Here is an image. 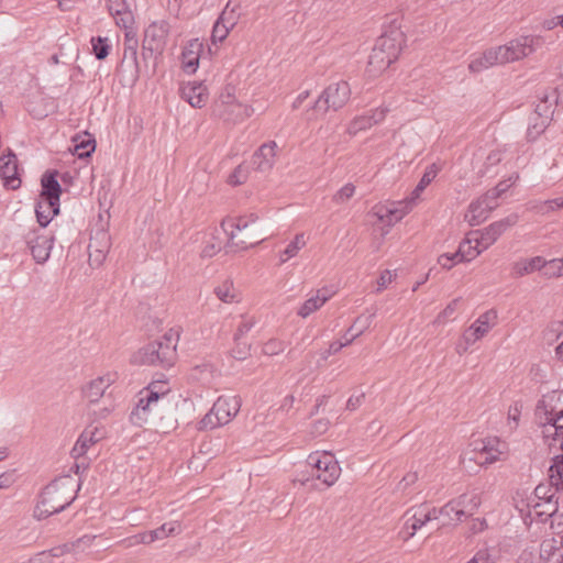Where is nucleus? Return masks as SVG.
I'll return each mask as SVG.
<instances>
[{"mask_svg": "<svg viewBox=\"0 0 563 563\" xmlns=\"http://www.w3.org/2000/svg\"><path fill=\"white\" fill-rule=\"evenodd\" d=\"M406 41L401 19L393 18L385 22L369 55L368 65L375 70H386L398 59Z\"/></svg>", "mask_w": 563, "mask_h": 563, "instance_id": "f257e3e1", "label": "nucleus"}, {"mask_svg": "<svg viewBox=\"0 0 563 563\" xmlns=\"http://www.w3.org/2000/svg\"><path fill=\"white\" fill-rule=\"evenodd\" d=\"M539 40L532 36H521L510 41L507 45L489 48L475 56L471 60L468 69L484 70L492 67H503L532 54Z\"/></svg>", "mask_w": 563, "mask_h": 563, "instance_id": "f03ea898", "label": "nucleus"}, {"mask_svg": "<svg viewBox=\"0 0 563 563\" xmlns=\"http://www.w3.org/2000/svg\"><path fill=\"white\" fill-rule=\"evenodd\" d=\"M76 492V483L71 476L54 479L44 488L41 500L34 508V518L43 520L63 511L75 500Z\"/></svg>", "mask_w": 563, "mask_h": 563, "instance_id": "7ed1b4c3", "label": "nucleus"}, {"mask_svg": "<svg viewBox=\"0 0 563 563\" xmlns=\"http://www.w3.org/2000/svg\"><path fill=\"white\" fill-rule=\"evenodd\" d=\"M179 333L173 329L166 332L159 340L148 343L140 349L135 355V362L144 365H161L169 367L177 358V343Z\"/></svg>", "mask_w": 563, "mask_h": 563, "instance_id": "20e7f679", "label": "nucleus"}, {"mask_svg": "<svg viewBox=\"0 0 563 563\" xmlns=\"http://www.w3.org/2000/svg\"><path fill=\"white\" fill-rule=\"evenodd\" d=\"M241 400L238 396H222L200 421V429H214L229 423L239 412Z\"/></svg>", "mask_w": 563, "mask_h": 563, "instance_id": "39448f33", "label": "nucleus"}, {"mask_svg": "<svg viewBox=\"0 0 563 563\" xmlns=\"http://www.w3.org/2000/svg\"><path fill=\"white\" fill-rule=\"evenodd\" d=\"M213 112L227 122L236 123L249 118L251 109L236 101L234 87H225L214 103Z\"/></svg>", "mask_w": 563, "mask_h": 563, "instance_id": "423d86ee", "label": "nucleus"}, {"mask_svg": "<svg viewBox=\"0 0 563 563\" xmlns=\"http://www.w3.org/2000/svg\"><path fill=\"white\" fill-rule=\"evenodd\" d=\"M307 466L312 475L325 484L332 486L341 475V467L334 455L329 452H314L307 459Z\"/></svg>", "mask_w": 563, "mask_h": 563, "instance_id": "0eeeda50", "label": "nucleus"}, {"mask_svg": "<svg viewBox=\"0 0 563 563\" xmlns=\"http://www.w3.org/2000/svg\"><path fill=\"white\" fill-rule=\"evenodd\" d=\"M519 216L511 213L506 218L490 223L483 230H475L470 232L471 236L474 238L476 247H479L482 252L492 246L508 229L517 224Z\"/></svg>", "mask_w": 563, "mask_h": 563, "instance_id": "6e6552de", "label": "nucleus"}, {"mask_svg": "<svg viewBox=\"0 0 563 563\" xmlns=\"http://www.w3.org/2000/svg\"><path fill=\"white\" fill-rule=\"evenodd\" d=\"M541 269H544L547 276H560L563 264L558 260L547 262L542 256L521 258L512 264L511 274L515 277H522Z\"/></svg>", "mask_w": 563, "mask_h": 563, "instance_id": "1a4fd4ad", "label": "nucleus"}, {"mask_svg": "<svg viewBox=\"0 0 563 563\" xmlns=\"http://www.w3.org/2000/svg\"><path fill=\"white\" fill-rule=\"evenodd\" d=\"M165 393H158L151 385L139 394V400L130 415L133 424L142 426L148 419L150 413L157 407L161 397Z\"/></svg>", "mask_w": 563, "mask_h": 563, "instance_id": "9d476101", "label": "nucleus"}, {"mask_svg": "<svg viewBox=\"0 0 563 563\" xmlns=\"http://www.w3.org/2000/svg\"><path fill=\"white\" fill-rule=\"evenodd\" d=\"M25 242L37 264H44L51 255L54 236L46 234L43 229H33L25 235Z\"/></svg>", "mask_w": 563, "mask_h": 563, "instance_id": "9b49d317", "label": "nucleus"}, {"mask_svg": "<svg viewBox=\"0 0 563 563\" xmlns=\"http://www.w3.org/2000/svg\"><path fill=\"white\" fill-rule=\"evenodd\" d=\"M475 450L485 455L483 465H490L498 461H505L509 453L507 442L496 437H488L483 439L475 448Z\"/></svg>", "mask_w": 563, "mask_h": 563, "instance_id": "f8f14e48", "label": "nucleus"}, {"mask_svg": "<svg viewBox=\"0 0 563 563\" xmlns=\"http://www.w3.org/2000/svg\"><path fill=\"white\" fill-rule=\"evenodd\" d=\"M497 323V311L494 309L482 313L464 332L463 340L467 344H474L484 338Z\"/></svg>", "mask_w": 563, "mask_h": 563, "instance_id": "ddd939ff", "label": "nucleus"}, {"mask_svg": "<svg viewBox=\"0 0 563 563\" xmlns=\"http://www.w3.org/2000/svg\"><path fill=\"white\" fill-rule=\"evenodd\" d=\"M168 33L169 24L166 21L151 23L145 30L144 48L162 54L167 43Z\"/></svg>", "mask_w": 563, "mask_h": 563, "instance_id": "4468645a", "label": "nucleus"}, {"mask_svg": "<svg viewBox=\"0 0 563 563\" xmlns=\"http://www.w3.org/2000/svg\"><path fill=\"white\" fill-rule=\"evenodd\" d=\"M350 96V85L346 81H339L327 87L317 104L319 106L321 101H324L328 108L339 110L349 101Z\"/></svg>", "mask_w": 563, "mask_h": 563, "instance_id": "2eb2a0df", "label": "nucleus"}, {"mask_svg": "<svg viewBox=\"0 0 563 563\" xmlns=\"http://www.w3.org/2000/svg\"><path fill=\"white\" fill-rule=\"evenodd\" d=\"M375 316L376 309H366L364 313H362L354 320L353 324L347 329V333L352 332L358 323L361 324L360 330L356 333L352 334L351 338H346V334H344L343 341L332 342L329 346L328 354H336L343 347L351 344L356 338L362 335L369 328Z\"/></svg>", "mask_w": 563, "mask_h": 563, "instance_id": "dca6fc26", "label": "nucleus"}, {"mask_svg": "<svg viewBox=\"0 0 563 563\" xmlns=\"http://www.w3.org/2000/svg\"><path fill=\"white\" fill-rule=\"evenodd\" d=\"M552 96L549 93H544L541 97V101L536 107L534 111V122L528 128L527 135L530 140H536L548 126L552 111L550 109L551 103L550 100Z\"/></svg>", "mask_w": 563, "mask_h": 563, "instance_id": "f3484780", "label": "nucleus"}, {"mask_svg": "<svg viewBox=\"0 0 563 563\" xmlns=\"http://www.w3.org/2000/svg\"><path fill=\"white\" fill-rule=\"evenodd\" d=\"M415 206L406 198L401 201H393L387 203H379L373 207L372 213L376 218L389 216V227L399 222L406 214H408Z\"/></svg>", "mask_w": 563, "mask_h": 563, "instance_id": "a211bd4d", "label": "nucleus"}, {"mask_svg": "<svg viewBox=\"0 0 563 563\" xmlns=\"http://www.w3.org/2000/svg\"><path fill=\"white\" fill-rule=\"evenodd\" d=\"M434 511H431V509L426 510L422 506L408 509L404 518H406V528H410L411 531L406 534L402 532V540L408 541L412 538L416 531L421 529L427 522L434 520Z\"/></svg>", "mask_w": 563, "mask_h": 563, "instance_id": "6ab92c4d", "label": "nucleus"}, {"mask_svg": "<svg viewBox=\"0 0 563 563\" xmlns=\"http://www.w3.org/2000/svg\"><path fill=\"white\" fill-rule=\"evenodd\" d=\"M180 95L194 108L203 107L208 100L207 87L202 81L183 82Z\"/></svg>", "mask_w": 563, "mask_h": 563, "instance_id": "aec40b11", "label": "nucleus"}, {"mask_svg": "<svg viewBox=\"0 0 563 563\" xmlns=\"http://www.w3.org/2000/svg\"><path fill=\"white\" fill-rule=\"evenodd\" d=\"M115 382V375L107 373L99 376L87 384L84 389L86 399L91 402H98L104 395L106 390Z\"/></svg>", "mask_w": 563, "mask_h": 563, "instance_id": "412c9836", "label": "nucleus"}, {"mask_svg": "<svg viewBox=\"0 0 563 563\" xmlns=\"http://www.w3.org/2000/svg\"><path fill=\"white\" fill-rule=\"evenodd\" d=\"M563 412V390H552L542 396L536 408L537 416H549Z\"/></svg>", "mask_w": 563, "mask_h": 563, "instance_id": "4be33fe9", "label": "nucleus"}, {"mask_svg": "<svg viewBox=\"0 0 563 563\" xmlns=\"http://www.w3.org/2000/svg\"><path fill=\"white\" fill-rule=\"evenodd\" d=\"M0 175L3 179L4 186L10 189H18L21 180L18 177V159L14 154L0 157Z\"/></svg>", "mask_w": 563, "mask_h": 563, "instance_id": "5701e85b", "label": "nucleus"}, {"mask_svg": "<svg viewBox=\"0 0 563 563\" xmlns=\"http://www.w3.org/2000/svg\"><path fill=\"white\" fill-rule=\"evenodd\" d=\"M108 9L118 26L124 30L132 29L134 16L126 0H108Z\"/></svg>", "mask_w": 563, "mask_h": 563, "instance_id": "b1692460", "label": "nucleus"}, {"mask_svg": "<svg viewBox=\"0 0 563 563\" xmlns=\"http://www.w3.org/2000/svg\"><path fill=\"white\" fill-rule=\"evenodd\" d=\"M528 518L531 521L544 522L556 515L559 510L558 500L531 501L529 504Z\"/></svg>", "mask_w": 563, "mask_h": 563, "instance_id": "393cba45", "label": "nucleus"}, {"mask_svg": "<svg viewBox=\"0 0 563 563\" xmlns=\"http://www.w3.org/2000/svg\"><path fill=\"white\" fill-rule=\"evenodd\" d=\"M276 142L272 141L263 144L253 155V165L260 172L269 170L274 163L276 156Z\"/></svg>", "mask_w": 563, "mask_h": 563, "instance_id": "a878e982", "label": "nucleus"}, {"mask_svg": "<svg viewBox=\"0 0 563 563\" xmlns=\"http://www.w3.org/2000/svg\"><path fill=\"white\" fill-rule=\"evenodd\" d=\"M38 229L46 228L52 219L59 212V201L40 197L35 207Z\"/></svg>", "mask_w": 563, "mask_h": 563, "instance_id": "bb28decb", "label": "nucleus"}, {"mask_svg": "<svg viewBox=\"0 0 563 563\" xmlns=\"http://www.w3.org/2000/svg\"><path fill=\"white\" fill-rule=\"evenodd\" d=\"M487 198L488 196L484 194L468 206L467 212L465 213V221H467L470 225H479L488 218L489 212L493 211L492 206H484Z\"/></svg>", "mask_w": 563, "mask_h": 563, "instance_id": "cd10ccee", "label": "nucleus"}, {"mask_svg": "<svg viewBox=\"0 0 563 563\" xmlns=\"http://www.w3.org/2000/svg\"><path fill=\"white\" fill-rule=\"evenodd\" d=\"M258 217L254 213L241 216L238 218H228L221 222V228L227 233L230 241H234L236 233L246 230L250 224L255 223Z\"/></svg>", "mask_w": 563, "mask_h": 563, "instance_id": "c85d7f7f", "label": "nucleus"}, {"mask_svg": "<svg viewBox=\"0 0 563 563\" xmlns=\"http://www.w3.org/2000/svg\"><path fill=\"white\" fill-rule=\"evenodd\" d=\"M125 41L121 66L125 70L136 69L137 65V40L132 29L125 30Z\"/></svg>", "mask_w": 563, "mask_h": 563, "instance_id": "c756f323", "label": "nucleus"}, {"mask_svg": "<svg viewBox=\"0 0 563 563\" xmlns=\"http://www.w3.org/2000/svg\"><path fill=\"white\" fill-rule=\"evenodd\" d=\"M92 446L91 438H88V430H85L77 439L74 448L70 451L71 457L76 461L74 464L75 473L78 474L80 468L86 470L88 464L84 459L88 450Z\"/></svg>", "mask_w": 563, "mask_h": 563, "instance_id": "7c9ffc66", "label": "nucleus"}, {"mask_svg": "<svg viewBox=\"0 0 563 563\" xmlns=\"http://www.w3.org/2000/svg\"><path fill=\"white\" fill-rule=\"evenodd\" d=\"M332 294L325 289H319L317 292L308 298L301 307L298 309V316L301 318H308L311 313L319 310L330 298Z\"/></svg>", "mask_w": 563, "mask_h": 563, "instance_id": "2f4dec72", "label": "nucleus"}, {"mask_svg": "<svg viewBox=\"0 0 563 563\" xmlns=\"http://www.w3.org/2000/svg\"><path fill=\"white\" fill-rule=\"evenodd\" d=\"M203 53V43L199 38H192L184 47L181 53V62L185 67L196 68L199 65V59Z\"/></svg>", "mask_w": 563, "mask_h": 563, "instance_id": "473e14b6", "label": "nucleus"}, {"mask_svg": "<svg viewBox=\"0 0 563 563\" xmlns=\"http://www.w3.org/2000/svg\"><path fill=\"white\" fill-rule=\"evenodd\" d=\"M57 173H47L44 174L41 180L42 184V192L40 197L53 199L55 201H59V197L62 194L60 185L56 178Z\"/></svg>", "mask_w": 563, "mask_h": 563, "instance_id": "72a5a7b5", "label": "nucleus"}, {"mask_svg": "<svg viewBox=\"0 0 563 563\" xmlns=\"http://www.w3.org/2000/svg\"><path fill=\"white\" fill-rule=\"evenodd\" d=\"M481 504V494L476 492H471L462 494L459 497L454 498L453 506H459V508L463 510V517H465L467 514H474L479 508Z\"/></svg>", "mask_w": 563, "mask_h": 563, "instance_id": "f704fd0d", "label": "nucleus"}, {"mask_svg": "<svg viewBox=\"0 0 563 563\" xmlns=\"http://www.w3.org/2000/svg\"><path fill=\"white\" fill-rule=\"evenodd\" d=\"M75 150L74 153L79 158L89 157L96 150V140L91 134L85 132L82 135H76L74 137Z\"/></svg>", "mask_w": 563, "mask_h": 563, "instance_id": "c9c22d12", "label": "nucleus"}, {"mask_svg": "<svg viewBox=\"0 0 563 563\" xmlns=\"http://www.w3.org/2000/svg\"><path fill=\"white\" fill-rule=\"evenodd\" d=\"M482 253L479 247H476L474 238L468 233L464 241L459 245V250L454 253L455 257H459L460 262H470Z\"/></svg>", "mask_w": 563, "mask_h": 563, "instance_id": "e433bc0d", "label": "nucleus"}, {"mask_svg": "<svg viewBox=\"0 0 563 563\" xmlns=\"http://www.w3.org/2000/svg\"><path fill=\"white\" fill-rule=\"evenodd\" d=\"M529 209L541 216H549L563 209V196L549 200L532 201Z\"/></svg>", "mask_w": 563, "mask_h": 563, "instance_id": "4c0bfd02", "label": "nucleus"}, {"mask_svg": "<svg viewBox=\"0 0 563 563\" xmlns=\"http://www.w3.org/2000/svg\"><path fill=\"white\" fill-rule=\"evenodd\" d=\"M213 292L217 298L224 303L238 302L240 300L239 290L234 287L232 280L229 279H225L220 285H218Z\"/></svg>", "mask_w": 563, "mask_h": 563, "instance_id": "58836bf2", "label": "nucleus"}, {"mask_svg": "<svg viewBox=\"0 0 563 563\" xmlns=\"http://www.w3.org/2000/svg\"><path fill=\"white\" fill-rule=\"evenodd\" d=\"M307 244V239L303 233H298L295 235L294 240H291L286 249L279 254V263L284 264L290 258L297 256L299 251L303 249Z\"/></svg>", "mask_w": 563, "mask_h": 563, "instance_id": "ea45409f", "label": "nucleus"}, {"mask_svg": "<svg viewBox=\"0 0 563 563\" xmlns=\"http://www.w3.org/2000/svg\"><path fill=\"white\" fill-rule=\"evenodd\" d=\"M180 532V525L176 521L174 522H167L162 525L159 528L147 531V540L148 543H153L158 540H163L169 536L178 534Z\"/></svg>", "mask_w": 563, "mask_h": 563, "instance_id": "a19ab883", "label": "nucleus"}, {"mask_svg": "<svg viewBox=\"0 0 563 563\" xmlns=\"http://www.w3.org/2000/svg\"><path fill=\"white\" fill-rule=\"evenodd\" d=\"M454 499L446 503L441 508H431V511L435 512L434 520L439 519L441 516L446 517L449 521L461 522L463 520V510L459 508V506L454 505Z\"/></svg>", "mask_w": 563, "mask_h": 563, "instance_id": "79ce46f5", "label": "nucleus"}, {"mask_svg": "<svg viewBox=\"0 0 563 563\" xmlns=\"http://www.w3.org/2000/svg\"><path fill=\"white\" fill-rule=\"evenodd\" d=\"M555 481L550 478V483H541L534 488V497L531 501L558 500L555 497L560 486H555Z\"/></svg>", "mask_w": 563, "mask_h": 563, "instance_id": "37998d69", "label": "nucleus"}, {"mask_svg": "<svg viewBox=\"0 0 563 563\" xmlns=\"http://www.w3.org/2000/svg\"><path fill=\"white\" fill-rule=\"evenodd\" d=\"M162 54L146 49L143 47L141 57L137 56V65L135 70H155L158 67V58Z\"/></svg>", "mask_w": 563, "mask_h": 563, "instance_id": "c03bdc74", "label": "nucleus"}, {"mask_svg": "<svg viewBox=\"0 0 563 563\" xmlns=\"http://www.w3.org/2000/svg\"><path fill=\"white\" fill-rule=\"evenodd\" d=\"M539 422L544 427L545 437H550L551 432H558V430L563 429V412L562 413H553L549 416H537Z\"/></svg>", "mask_w": 563, "mask_h": 563, "instance_id": "a18cd8bd", "label": "nucleus"}, {"mask_svg": "<svg viewBox=\"0 0 563 563\" xmlns=\"http://www.w3.org/2000/svg\"><path fill=\"white\" fill-rule=\"evenodd\" d=\"M90 253L92 251L98 253V260L104 257L109 249V236L106 232H98L96 236L91 238L89 243Z\"/></svg>", "mask_w": 563, "mask_h": 563, "instance_id": "49530a36", "label": "nucleus"}, {"mask_svg": "<svg viewBox=\"0 0 563 563\" xmlns=\"http://www.w3.org/2000/svg\"><path fill=\"white\" fill-rule=\"evenodd\" d=\"M435 175L437 172L432 167L424 172L420 181L412 190L410 197L407 198L413 206H416L417 199L420 197L421 192L426 189V187L434 179Z\"/></svg>", "mask_w": 563, "mask_h": 563, "instance_id": "de8ad7c7", "label": "nucleus"}, {"mask_svg": "<svg viewBox=\"0 0 563 563\" xmlns=\"http://www.w3.org/2000/svg\"><path fill=\"white\" fill-rule=\"evenodd\" d=\"M541 556L552 561V563H561L560 559L563 558V554L562 550L555 547L554 540H545L541 544Z\"/></svg>", "mask_w": 563, "mask_h": 563, "instance_id": "09e8293b", "label": "nucleus"}, {"mask_svg": "<svg viewBox=\"0 0 563 563\" xmlns=\"http://www.w3.org/2000/svg\"><path fill=\"white\" fill-rule=\"evenodd\" d=\"M238 9V4L232 5V1H229L218 20L233 29L240 18Z\"/></svg>", "mask_w": 563, "mask_h": 563, "instance_id": "8fccbe9b", "label": "nucleus"}, {"mask_svg": "<svg viewBox=\"0 0 563 563\" xmlns=\"http://www.w3.org/2000/svg\"><path fill=\"white\" fill-rule=\"evenodd\" d=\"M373 126V123L371 121V118L367 114H362L358 117H355L350 124L347 125L346 132L354 136L361 131H365Z\"/></svg>", "mask_w": 563, "mask_h": 563, "instance_id": "3c124183", "label": "nucleus"}, {"mask_svg": "<svg viewBox=\"0 0 563 563\" xmlns=\"http://www.w3.org/2000/svg\"><path fill=\"white\" fill-rule=\"evenodd\" d=\"M96 539H97V536L85 534V536L78 538L76 541L65 544L64 551H66V552L85 551L87 548H90L92 545V543Z\"/></svg>", "mask_w": 563, "mask_h": 563, "instance_id": "603ef678", "label": "nucleus"}, {"mask_svg": "<svg viewBox=\"0 0 563 563\" xmlns=\"http://www.w3.org/2000/svg\"><path fill=\"white\" fill-rule=\"evenodd\" d=\"M92 51L97 59H103L109 54L108 38L92 37L91 38Z\"/></svg>", "mask_w": 563, "mask_h": 563, "instance_id": "864d4df0", "label": "nucleus"}, {"mask_svg": "<svg viewBox=\"0 0 563 563\" xmlns=\"http://www.w3.org/2000/svg\"><path fill=\"white\" fill-rule=\"evenodd\" d=\"M519 178L518 175H514L509 177L508 180H503L497 186L486 192V195L493 198H499L504 192H506Z\"/></svg>", "mask_w": 563, "mask_h": 563, "instance_id": "5fc2aeb1", "label": "nucleus"}, {"mask_svg": "<svg viewBox=\"0 0 563 563\" xmlns=\"http://www.w3.org/2000/svg\"><path fill=\"white\" fill-rule=\"evenodd\" d=\"M231 27L220 22L216 21L212 32H211V41L213 44L220 43L227 38Z\"/></svg>", "mask_w": 563, "mask_h": 563, "instance_id": "6e6d98bb", "label": "nucleus"}, {"mask_svg": "<svg viewBox=\"0 0 563 563\" xmlns=\"http://www.w3.org/2000/svg\"><path fill=\"white\" fill-rule=\"evenodd\" d=\"M285 347L286 344L284 341L278 339H271L266 343H264L262 351L265 355L273 356L282 353L285 350Z\"/></svg>", "mask_w": 563, "mask_h": 563, "instance_id": "4d7b16f0", "label": "nucleus"}, {"mask_svg": "<svg viewBox=\"0 0 563 563\" xmlns=\"http://www.w3.org/2000/svg\"><path fill=\"white\" fill-rule=\"evenodd\" d=\"M459 301L460 298H455L450 303H448L446 307L438 314L434 323L442 324L446 321L448 318L452 317L456 311Z\"/></svg>", "mask_w": 563, "mask_h": 563, "instance_id": "13d9d810", "label": "nucleus"}, {"mask_svg": "<svg viewBox=\"0 0 563 563\" xmlns=\"http://www.w3.org/2000/svg\"><path fill=\"white\" fill-rule=\"evenodd\" d=\"M354 192L355 186L353 184H346L333 196V201L335 203H344L353 197Z\"/></svg>", "mask_w": 563, "mask_h": 563, "instance_id": "bf43d9fd", "label": "nucleus"}, {"mask_svg": "<svg viewBox=\"0 0 563 563\" xmlns=\"http://www.w3.org/2000/svg\"><path fill=\"white\" fill-rule=\"evenodd\" d=\"M247 178V169L243 165H239L229 176L228 181L232 186L242 185Z\"/></svg>", "mask_w": 563, "mask_h": 563, "instance_id": "052dcab7", "label": "nucleus"}, {"mask_svg": "<svg viewBox=\"0 0 563 563\" xmlns=\"http://www.w3.org/2000/svg\"><path fill=\"white\" fill-rule=\"evenodd\" d=\"M255 320L253 318L243 317L242 321L240 322L236 332L234 334V341L239 342L243 339V336L251 331V329L254 327Z\"/></svg>", "mask_w": 563, "mask_h": 563, "instance_id": "680f3d73", "label": "nucleus"}, {"mask_svg": "<svg viewBox=\"0 0 563 563\" xmlns=\"http://www.w3.org/2000/svg\"><path fill=\"white\" fill-rule=\"evenodd\" d=\"M121 543L125 548H132L137 544H150L148 540H147L146 532H142V533H137L135 536L129 537V538L122 540Z\"/></svg>", "mask_w": 563, "mask_h": 563, "instance_id": "e2e57ef3", "label": "nucleus"}, {"mask_svg": "<svg viewBox=\"0 0 563 563\" xmlns=\"http://www.w3.org/2000/svg\"><path fill=\"white\" fill-rule=\"evenodd\" d=\"M250 351V344L240 340L235 342V347L232 350V356L236 360L246 358Z\"/></svg>", "mask_w": 563, "mask_h": 563, "instance_id": "0e129e2a", "label": "nucleus"}, {"mask_svg": "<svg viewBox=\"0 0 563 563\" xmlns=\"http://www.w3.org/2000/svg\"><path fill=\"white\" fill-rule=\"evenodd\" d=\"M395 276H396V273H394L389 269L382 272V274L377 280V291L379 292V291L384 290L385 288H387V286L393 282Z\"/></svg>", "mask_w": 563, "mask_h": 563, "instance_id": "69168bd1", "label": "nucleus"}, {"mask_svg": "<svg viewBox=\"0 0 563 563\" xmlns=\"http://www.w3.org/2000/svg\"><path fill=\"white\" fill-rule=\"evenodd\" d=\"M520 415H521V409L518 406V404H515L514 406H511L509 408V410H508V423H509L510 429H516L517 428V426L519 423Z\"/></svg>", "mask_w": 563, "mask_h": 563, "instance_id": "338daca9", "label": "nucleus"}, {"mask_svg": "<svg viewBox=\"0 0 563 563\" xmlns=\"http://www.w3.org/2000/svg\"><path fill=\"white\" fill-rule=\"evenodd\" d=\"M552 98L556 104L563 103V75L560 74L555 80V87L553 88Z\"/></svg>", "mask_w": 563, "mask_h": 563, "instance_id": "774afa93", "label": "nucleus"}]
</instances>
